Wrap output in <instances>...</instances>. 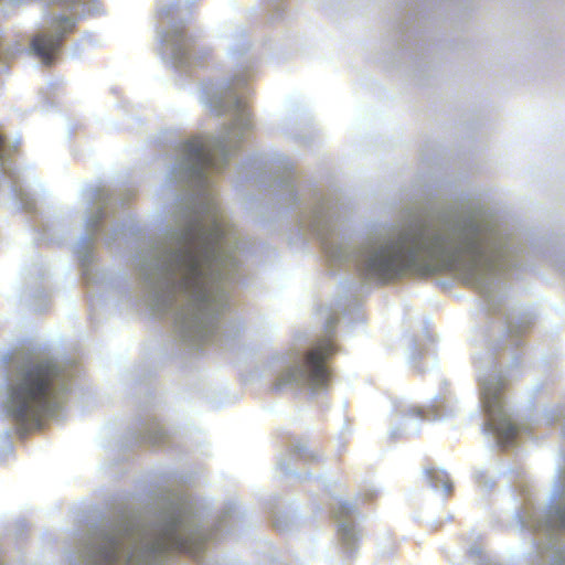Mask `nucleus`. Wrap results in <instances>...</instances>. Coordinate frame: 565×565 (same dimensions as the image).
Masks as SVG:
<instances>
[{
    "mask_svg": "<svg viewBox=\"0 0 565 565\" xmlns=\"http://www.w3.org/2000/svg\"><path fill=\"white\" fill-rule=\"evenodd\" d=\"M73 377L70 369L39 355L14 361L8 393V411L13 420L25 430L39 428Z\"/></svg>",
    "mask_w": 565,
    "mask_h": 565,
    "instance_id": "nucleus-1",
    "label": "nucleus"
},
{
    "mask_svg": "<svg viewBox=\"0 0 565 565\" xmlns=\"http://www.w3.org/2000/svg\"><path fill=\"white\" fill-rule=\"evenodd\" d=\"M222 237V225L215 221L209 233H202L198 242L190 243L177 255V265L182 274L181 287L194 296L201 316L221 312L213 270L217 265L215 250Z\"/></svg>",
    "mask_w": 565,
    "mask_h": 565,
    "instance_id": "nucleus-2",
    "label": "nucleus"
},
{
    "mask_svg": "<svg viewBox=\"0 0 565 565\" xmlns=\"http://www.w3.org/2000/svg\"><path fill=\"white\" fill-rule=\"evenodd\" d=\"M440 245L439 239L427 242L423 236H402L369 256L364 271L381 281L406 274H430L435 270L431 262Z\"/></svg>",
    "mask_w": 565,
    "mask_h": 565,
    "instance_id": "nucleus-3",
    "label": "nucleus"
},
{
    "mask_svg": "<svg viewBox=\"0 0 565 565\" xmlns=\"http://www.w3.org/2000/svg\"><path fill=\"white\" fill-rule=\"evenodd\" d=\"M205 541L201 536L192 534L184 537L182 523L180 521L172 522L166 525L151 542L142 541L140 546H135L127 556V565H138L140 558L162 553L175 552L195 556L203 551Z\"/></svg>",
    "mask_w": 565,
    "mask_h": 565,
    "instance_id": "nucleus-4",
    "label": "nucleus"
},
{
    "mask_svg": "<svg viewBox=\"0 0 565 565\" xmlns=\"http://www.w3.org/2000/svg\"><path fill=\"white\" fill-rule=\"evenodd\" d=\"M324 358L326 355H303L299 366L289 371L287 382L311 388L327 387L331 381V372Z\"/></svg>",
    "mask_w": 565,
    "mask_h": 565,
    "instance_id": "nucleus-5",
    "label": "nucleus"
},
{
    "mask_svg": "<svg viewBox=\"0 0 565 565\" xmlns=\"http://www.w3.org/2000/svg\"><path fill=\"white\" fill-rule=\"evenodd\" d=\"M482 397L489 413V423L495 431L499 443L502 445L512 443L516 438L519 430L509 416L501 411L499 393L494 392L492 395L490 387L484 385Z\"/></svg>",
    "mask_w": 565,
    "mask_h": 565,
    "instance_id": "nucleus-6",
    "label": "nucleus"
},
{
    "mask_svg": "<svg viewBox=\"0 0 565 565\" xmlns=\"http://www.w3.org/2000/svg\"><path fill=\"white\" fill-rule=\"evenodd\" d=\"M189 158L201 169L215 167V149L201 137L192 138L185 143Z\"/></svg>",
    "mask_w": 565,
    "mask_h": 565,
    "instance_id": "nucleus-7",
    "label": "nucleus"
},
{
    "mask_svg": "<svg viewBox=\"0 0 565 565\" xmlns=\"http://www.w3.org/2000/svg\"><path fill=\"white\" fill-rule=\"evenodd\" d=\"M89 565H106V534L104 531L92 533L86 543Z\"/></svg>",
    "mask_w": 565,
    "mask_h": 565,
    "instance_id": "nucleus-8",
    "label": "nucleus"
},
{
    "mask_svg": "<svg viewBox=\"0 0 565 565\" xmlns=\"http://www.w3.org/2000/svg\"><path fill=\"white\" fill-rule=\"evenodd\" d=\"M57 47V39L53 35H38L31 44L30 52L41 57L44 64L51 63V55Z\"/></svg>",
    "mask_w": 565,
    "mask_h": 565,
    "instance_id": "nucleus-9",
    "label": "nucleus"
},
{
    "mask_svg": "<svg viewBox=\"0 0 565 565\" xmlns=\"http://www.w3.org/2000/svg\"><path fill=\"white\" fill-rule=\"evenodd\" d=\"M92 199H95L94 206L90 207V211L84 218L86 228L88 231H93L94 228L97 227L99 221L102 220V217L104 215L103 207L105 205V199L102 193L98 192L97 194H95L93 192H88L87 200H92Z\"/></svg>",
    "mask_w": 565,
    "mask_h": 565,
    "instance_id": "nucleus-10",
    "label": "nucleus"
},
{
    "mask_svg": "<svg viewBox=\"0 0 565 565\" xmlns=\"http://www.w3.org/2000/svg\"><path fill=\"white\" fill-rule=\"evenodd\" d=\"M483 245L480 242L473 243L468 247V254L470 255L475 266H479L483 259L481 249Z\"/></svg>",
    "mask_w": 565,
    "mask_h": 565,
    "instance_id": "nucleus-11",
    "label": "nucleus"
},
{
    "mask_svg": "<svg viewBox=\"0 0 565 565\" xmlns=\"http://www.w3.org/2000/svg\"><path fill=\"white\" fill-rule=\"evenodd\" d=\"M338 350L337 342L333 339H328L318 350L309 351L308 353H335Z\"/></svg>",
    "mask_w": 565,
    "mask_h": 565,
    "instance_id": "nucleus-12",
    "label": "nucleus"
},
{
    "mask_svg": "<svg viewBox=\"0 0 565 565\" xmlns=\"http://www.w3.org/2000/svg\"><path fill=\"white\" fill-rule=\"evenodd\" d=\"M333 512L337 518L347 516L351 513V507L347 503H339L338 508Z\"/></svg>",
    "mask_w": 565,
    "mask_h": 565,
    "instance_id": "nucleus-13",
    "label": "nucleus"
},
{
    "mask_svg": "<svg viewBox=\"0 0 565 565\" xmlns=\"http://www.w3.org/2000/svg\"><path fill=\"white\" fill-rule=\"evenodd\" d=\"M554 521L558 523V525L565 529V510H557L554 515Z\"/></svg>",
    "mask_w": 565,
    "mask_h": 565,
    "instance_id": "nucleus-14",
    "label": "nucleus"
},
{
    "mask_svg": "<svg viewBox=\"0 0 565 565\" xmlns=\"http://www.w3.org/2000/svg\"><path fill=\"white\" fill-rule=\"evenodd\" d=\"M115 546L111 542V540L108 537V554H107V557H108V565H113L114 562H115Z\"/></svg>",
    "mask_w": 565,
    "mask_h": 565,
    "instance_id": "nucleus-15",
    "label": "nucleus"
},
{
    "mask_svg": "<svg viewBox=\"0 0 565 565\" xmlns=\"http://www.w3.org/2000/svg\"><path fill=\"white\" fill-rule=\"evenodd\" d=\"M3 138L2 136L0 135V162L3 163V160H4V152L2 150V145H3Z\"/></svg>",
    "mask_w": 565,
    "mask_h": 565,
    "instance_id": "nucleus-16",
    "label": "nucleus"
},
{
    "mask_svg": "<svg viewBox=\"0 0 565 565\" xmlns=\"http://www.w3.org/2000/svg\"><path fill=\"white\" fill-rule=\"evenodd\" d=\"M65 22L67 23V25H68V26H71V25H72V23H73V22H72V20H71L70 18L65 19Z\"/></svg>",
    "mask_w": 565,
    "mask_h": 565,
    "instance_id": "nucleus-17",
    "label": "nucleus"
}]
</instances>
